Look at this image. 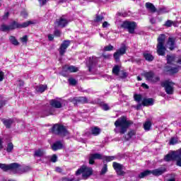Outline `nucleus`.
Instances as JSON below:
<instances>
[{
  "label": "nucleus",
  "instance_id": "obj_1",
  "mask_svg": "<svg viewBox=\"0 0 181 181\" xmlns=\"http://www.w3.org/2000/svg\"><path fill=\"white\" fill-rule=\"evenodd\" d=\"M129 125H132V121L127 119L125 117H119L115 122V132L116 134H121L122 135L125 134L129 128Z\"/></svg>",
  "mask_w": 181,
  "mask_h": 181
},
{
  "label": "nucleus",
  "instance_id": "obj_2",
  "mask_svg": "<svg viewBox=\"0 0 181 181\" xmlns=\"http://www.w3.org/2000/svg\"><path fill=\"white\" fill-rule=\"evenodd\" d=\"M167 63L172 66H166L165 71H168L170 74H175L179 71V66L176 64H181L180 57H177L175 55H167Z\"/></svg>",
  "mask_w": 181,
  "mask_h": 181
},
{
  "label": "nucleus",
  "instance_id": "obj_3",
  "mask_svg": "<svg viewBox=\"0 0 181 181\" xmlns=\"http://www.w3.org/2000/svg\"><path fill=\"white\" fill-rule=\"evenodd\" d=\"M165 39H166V36L163 34L159 35L158 38L157 53L159 56H165V52L166 51V48L164 45Z\"/></svg>",
  "mask_w": 181,
  "mask_h": 181
},
{
  "label": "nucleus",
  "instance_id": "obj_4",
  "mask_svg": "<svg viewBox=\"0 0 181 181\" xmlns=\"http://www.w3.org/2000/svg\"><path fill=\"white\" fill-rule=\"evenodd\" d=\"M81 173L83 179H87V177L93 175V168L83 165L76 171V175L78 176V175H81Z\"/></svg>",
  "mask_w": 181,
  "mask_h": 181
},
{
  "label": "nucleus",
  "instance_id": "obj_5",
  "mask_svg": "<svg viewBox=\"0 0 181 181\" xmlns=\"http://www.w3.org/2000/svg\"><path fill=\"white\" fill-rule=\"evenodd\" d=\"M21 165L18 163H13L11 164L0 163V169L4 172H8V170H14L16 173H18Z\"/></svg>",
  "mask_w": 181,
  "mask_h": 181
},
{
  "label": "nucleus",
  "instance_id": "obj_6",
  "mask_svg": "<svg viewBox=\"0 0 181 181\" xmlns=\"http://www.w3.org/2000/svg\"><path fill=\"white\" fill-rule=\"evenodd\" d=\"M15 29H20L19 23L13 21L10 25L3 24L0 26V30L1 32H9L11 30H15Z\"/></svg>",
  "mask_w": 181,
  "mask_h": 181
},
{
  "label": "nucleus",
  "instance_id": "obj_7",
  "mask_svg": "<svg viewBox=\"0 0 181 181\" xmlns=\"http://www.w3.org/2000/svg\"><path fill=\"white\" fill-rule=\"evenodd\" d=\"M52 131L54 134H57V135H62L63 136H66L69 134V132L66 129L63 125L55 124L52 127Z\"/></svg>",
  "mask_w": 181,
  "mask_h": 181
},
{
  "label": "nucleus",
  "instance_id": "obj_8",
  "mask_svg": "<svg viewBox=\"0 0 181 181\" xmlns=\"http://www.w3.org/2000/svg\"><path fill=\"white\" fill-rule=\"evenodd\" d=\"M144 76L147 81H150V83H158V81H160V78L158 76L155 75L153 71L145 72Z\"/></svg>",
  "mask_w": 181,
  "mask_h": 181
},
{
  "label": "nucleus",
  "instance_id": "obj_9",
  "mask_svg": "<svg viewBox=\"0 0 181 181\" xmlns=\"http://www.w3.org/2000/svg\"><path fill=\"white\" fill-rule=\"evenodd\" d=\"M175 83L170 81H165L161 83V86L164 87L165 93L169 95L173 94L175 89L173 88Z\"/></svg>",
  "mask_w": 181,
  "mask_h": 181
},
{
  "label": "nucleus",
  "instance_id": "obj_10",
  "mask_svg": "<svg viewBox=\"0 0 181 181\" xmlns=\"http://www.w3.org/2000/svg\"><path fill=\"white\" fill-rule=\"evenodd\" d=\"M176 158H181V148L177 151H172L171 153L167 154L164 159L166 162H169L170 160H175Z\"/></svg>",
  "mask_w": 181,
  "mask_h": 181
},
{
  "label": "nucleus",
  "instance_id": "obj_11",
  "mask_svg": "<svg viewBox=\"0 0 181 181\" xmlns=\"http://www.w3.org/2000/svg\"><path fill=\"white\" fill-rule=\"evenodd\" d=\"M122 28L124 29H127L129 33H135V28H136V23L124 21L122 24Z\"/></svg>",
  "mask_w": 181,
  "mask_h": 181
},
{
  "label": "nucleus",
  "instance_id": "obj_12",
  "mask_svg": "<svg viewBox=\"0 0 181 181\" xmlns=\"http://www.w3.org/2000/svg\"><path fill=\"white\" fill-rule=\"evenodd\" d=\"M127 53V47L122 45L116 52L114 53L113 57L116 62H119L120 56H124Z\"/></svg>",
  "mask_w": 181,
  "mask_h": 181
},
{
  "label": "nucleus",
  "instance_id": "obj_13",
  "mask_svg": "<svg viewBox=\"0 0 181 181\" xmlns=\"http://www.w3.org/2000/svg\"><path fill=\"white\" fill-rule=\"evenodd\" d=\"M78 71V67H76L74 66L65 65L62 68V76H66V74L64 73H77Z\"/></svg>",
  "mask_w": 181,
  "mask_h": 181
},
{
  "label": "nucleus",
  "instance_id": "obj_14",
  "mask_svg": "<svg viewBox=\"0 0 181 181\" xmlns=\"http://www.w3.org/2000/svg\"><path fill=\"white\" fill-rule=\"evenodd\" d=\"M113 168L117 172V175H119V176H124V175H125V173L123 171L124 165L118 163L114 162Z\"/></svg>",
  "mask_w": 181,
  "mask_h": 181
},
{
  "label": "nucleus",
  "instance_id": "obj_15",
  "mask_svg": "<svg viewBox=\"0 0 181 181\" xmlns=\"http://www.w3.org/2000/svg\"><path fill=\"white\" fill-rule=\"evenodd\" d=\"M69 46H70V40H64L62 43L59 49V54L61 56H63V54L66 53V50L67 49V47H69Z\"/></svg>",
  "mask_w": 181,
  "mask_h": 181
},
{
  "label": "nucleus",
  "instance_id": "obj_16",
  "mask_svg": "<svg viewBox=\"0 0 181 181\" xmlns=\"http://www.w3.org/2000/svg\"><path fill=\"white\" fill-rule=\"evenodd\" d=\"M69 101L73 103L74 105L78 104V103H81L82 104H86L88 102L87 98L86 97H78V98H69Z\"/></svg>",
  "mask_w": 181,
  "mask_h": 181
},
{
  "label": "nucleus",
  "instance_id": "obj_17",
  "mask_svg": "<svg viewBox=\"0 0 181 181\" xmlns=\"http://www.w3.org/2000/svg\"><path fill=\"white\" fill-rule=\"evenodd\" d=\"M69 23V21L64 18V16L61 17L59 19L57 20L55 22V25L57 26H59V28H65V26H67V24Z\"/></svg>",
  "mask_w": 181,
  "mask_h": 181
},
{
  "label": "nucleus",
  "instance_id": "obj_18",
  "mask_svg": "<svg viewBox=\"0 0 181 181\" xmlns=\"http://www.w3.org/2000/svg\"><path fill=\"white\" fill-rule=\"evenodd\" d=\"M104 156H102L101 154L96 153L90 154L89 156V163L90 165H94V160L95 159H103V160Z\"/></svg>",
  "mask_w": 181,
  "mask_h": 181
},
{
  "label": "nucleus",
  "instance_id": "obj_19",
  "mask_svg": "<svg viewBox=\"0 0 181 181\" xmlns=\"http://www.w3.org/2000/svg\"><path fill=\"white\" fill-rule=\"evenodd\" d=\"M63 103H64L63 100H52L50 101V105L54 108H62L63 107Z\"/></svg>",
  "mask_w": 181,
  "mask_h": 181
},
{
  "label": "nucleus",
  "instance_id": "obj_20",
  "mask_svg": "<svg viewBox=\"0 0 181 181\" xmlns=\"http://www.w3.org/2000/svg\"><path fill=\"white\" fill-rule=\"evenodd\" d=\"M36 23H37V21L31 20V21H25L21 24L18 23V26L20 29H23L25 28H28V26H29L30 25H36Z\"/></svg>",
  "mask_w": 181,
  "mask_h": 181
},
{
  "label": "nucleus",
  "instance_id": "obj_21",
  "mask_svg": "<svg viewBox=\"0 0 181 181\" xmlns=\"http://www.w3.org/2000/svg\"><path fill=\"white\" fill-rule=\"evenodd\" d=\"M166 172V168H160L153 170H151V174L153 175L154 176H160V175H163Z\"/></svg>",
  "mask_w": 181,
  "mask_h": 181
},
{
  "label": "nucleus",
  "instance_id": "obj_22",
  "mask_svg": "<svg viewBox=\"0 0 181 181\" xmlns=\"http://www.w3.org/2000/svg\"><path fill=\"white\" fill-rule=\"evenodd\" d=\"M98 63V59L93 58L92 59H90L89 62L87 63V66L88 67V71H91L95 67V64Z\"/></svg>",
  "mask_w": 181,
  "mask_h": 181
},
{
  "label": "nucleus",
  "instance_id": "obj_23",
  "mask_svg": "<svg viewBox=\"0 0 181 181\" xmlns=\"http://www.w3.org/2000/svg\"><path fill=\"white\" fill-rule=\"evenodd\" d=\"M51 148L52 151H59V149H63V143L62 141H57L51 146Z\"/></svg>",
  "mask_w": 181,
  "mask_h": 181
},
{
  "label": "nucleus",
  "instance_id": "obj_24",
  "mask_svg": "<svg viewBox=\"0 0 181 181\" xmlns=\"http://www.w3.org/2000/svg\"><path fill=\"white\" fill-rule=\"evenodd\" d=\"M146 8L149 12H151V13H155V12H156V7H155L152 3H146Z\"/></svg>",
  "mask_w": 181,
  "mask_h": 181
},
{
  "label": "nucleus",
  "instance_id": "obj_25",
  "mask_svg": "<svg viewBox=\"0 0 181 181\" xmlns=\"http://www.w3.org/2000/svg\"><path fill=\"white\" fill-rule=\"evenodd\" d=\"M142 105L146 107L148 105H153V99L152 98H144L142 100Z\"/></svg>",
  "mask_w": 181,
  "mask_h": 181
},
{
  "label": "nucleus",
  "instance_id": "obj_26",
  "mask_svg": "<svg viewBox=\"0 0 181 181\" xmlns=\"http://www.w3.org/2000/svg\"><path fill=\"white\" fill-rule=\"evenodd\" d=\"M90 132L92 135H94V136H97L101 133V129L98 128V127H91Z\"/></svg>",
  "mask_w": 181,
  "mask_h": 181
},
{
  "label": "nucleus",
  "instance_id": "obj_27",
  "mask_svg": "<svg viewBox=\"0 0 181 181\" xmlns=\"http://www.w3.org/2000/svg\"><path fill=\"white\" fill-rule=\"evenodd\" d=\"M167 45L170 49L173 50L175 49V38L169 37Z\"/></svg>",
  "mask_w": 181,
  "mask_h": 181
},
{
  "label": "nucleus",
  "instance_id": "obj_28",
  "mask_svg": "<svg viewBox=\"0 0 181 181\" xmlns=\"http://www.w3.org/2000/svg\"><path fill=\"white\" fill-rule=\"evenodd\" d=\"M143 56H144V59H146V60H147V62H152L154 59L153 56L148 52H144L143 54Z\"/></svg>",
  "mask_w": 181,
  "mask_h": 181
},
{
  "label": "nucleus",
  "instance_id": "obj_29",
  "mask_svg": "<svg viewBox=\"0 0 181 181\" xmlns=\"http://www.w3.org/2000/svg\"><path fill=\"white\" fill-rule=\"evenodd\" d=\"M45 90H46V86L43 85H39L35 87V91L37 93H45Z\"/></svg>",
  "mask_w": 181,
  "mask_h": 181
},
{
  "label": "nucleus",
  "instance_id": "obj_30",
  "mask_svg": "<svg viewBox=\"0 0 181 181\" xmlns=\"http://www.w3.org/2000/svg\"><path fill=\"white\" fill-rule=\"evenodd\" d=\"M169 8H166V7H161L160 8L158 9L157 12L159 15H162L163 13H168V12H169Z\"/></svg>",
  "mask_w": 181,
  "mask_h": 181
},
{
  "label": "nucleus",
  "instance_id": "obj_31",
  "mask_svg": "<svg viewBox=\"0 0 181 181\" xmlns=\"http://www.w3.org/2000/svg\"><path fill=\"white\" fill-rule=\"evenodd\" d=\"M3 122L4 125L6 127V128H11V126L13 123V120H12L11 119H9L4 120Z\"/></svg>",
  "mask_w": 181,
  "mask_h": 181
},
{
  "label": "nucleus",
  "instance_id": "obj_32",
  "mask_svg": "<svg viewBox=\"0 0 181 181\" xmlns=\"http://www.w3.org/2000/svg\"><path fill=\"white\" fill-rule=\"evenodd\" d=\"M149 175H151V170H147L141 173L139 175V177H140V179H143V177H145V176H149Z\"/></svg>",
  "mask_w": 181,
  "mask_h": 181
},
{
  "label": "nucleus",
  "instance_id": "obj_33",
  "mask_svg": "<svg viewBox=\"0 0 181 181\" xmlns=\"http://www.w3.org/2000/svg\"><path fill=\"white\" fill-rule=\"evenodd\" d=\"M135 135H136V132L135 130H130L127 133V139H131V138L135 137Z\"/></svg>",
  "mask_w": 181,
  "mask_h": 181
},
{
  "label": "nucleus",
  "instance_id": "obj_34",
  "mask_svg": "<svg viewBox=\"0 0 181 181\" xmlns=\"http://www.w3.org/2000/svg\"><path fill=\"white\" fill-rule=\"evenodd\" d=\"M165 26H167V28H170L171 26H177V24L174 21H172L170 20H168L166 22H165Z\"/></svg>",
  "mask_w": 181,
  "mask_h": 181
},
{
  "label": "nucleus",
  "instance_id": "obj_35",
  "mask_svg": "<svg viewBox=\"0 0 181 181\" xmlns=\"http://www.w3.org/2000/svg\"><path fill=\"white\" fill-rule=\"evenodd\" d=\"M10 42L12 43V45H14V46H18L19 45V42H18V40L13 36H11L9 37Z\"/></svg>",
  "mask_w": 181,
  "mask_h": 181
},
{
  "label": "nucleus",
  "instance_id": "obj_36",
  "mask_svg": "<svg viewBox=\"0 0 181 181\" xmlns=\"http://www.w3.org/2000/svg\"><path fill=\"white\" fill-rule=\"evenodd\" d=\"M44 152L42 149H37L35 151L34 156H37V158H40L41 156H43Z\"/></svg>",
  "mask_w": 181,
  "mask_h": 181
},
{
  "label": "nucleus",
  "instance_id": "obj_37",
  "mask_svg": "<svg viewBox=\"0 0 181 181\" xmlns=\"http://www.w3.org/2000/svg\"><path fill=\"white\" fill-rule=\"evenodd\" d=\"M115 156H103V160H105L106 162H112V160H115Z\"/></svg>",
  "mask_w": 181,
  "mask_h": 181
},
{
  "label": "nucleus",
  "instance_id": "obj_38",
  "mask_svg": "<svg viewBox=\"0 0 181 181\" xmlns=\"http://www.w3.org/2000/svg\"><path fill=\"white\" fill-rule=\"evenodd\" d=\"M152 126V124L151 122H146L144 124V128L145 131H149L151 129V127Z\"/></svg>",
  "mask_w": 181,
  "mask_h": 181
},
{
  "label": "nucleus",
  "instance_id": "obj_39",
  "mask_svg": "<svg viewBox=\"0 0 181 181\" xmlns=\"http://www.w3.org/2000/svg\"><path fill=\"white\" fill-rule=\"evenodd\" d=\"M112 73L113 74H115V76H118L119 74V66L118 65H116L113 67Z\"/></svg>",
  "mask_w": 181,
  "mask_h": 181
},
{
  "label": "nucleus",
  "instance_id": "obj_40",
  "mask_svg": "<svg viewBox=\"0 0 181 181\" xmlns=\"http://www.w3.org/2000/svg\"><path fill=\"white\" fill-rule=\"evenodd\" d=\"M12 151H13V144L8 143L7 145L6 151L8 153H11V152H12Z\"/></svg>",
  "mask_w": 181,
  "mask_h": 181
},
{
  "label": "nucleus",
  "instance_id": "obj_41",
  "mask_svg": "<svg viewBox=\"0 0 181 181\" xmlns=\"http://www.w3.org/2000/svg\"><path fill=\"white\" fill-rule=\"evenodd\" d=\"M103 20H104V16H100V15H96L94 22L99 23V22H102Z\"/></svg>",
  "mask_w": 181,
  "mask_h": 181
},
{
  "label": "nucleus",
  "instance_id": "obj_42",
  "mask_svg": "<svg viewBox=\"0 0 181 181\" xmlns=\"http://www.w3.org/2000/svg\"><path fill=\"white\" fill-rule=\"evenodd\" d=\"M107 170H108V168H107V164H104L103 168L101 170L100 174L105 175V173H107Z\"/></svg>",
  "mask_w": 181,
  "mask_h": 181
},
{
  "label": "nucleus",
  "instance_id": "obj_43",
  "mask_svg": "<svg viewBox=\"0 0 181 181\" xmlns=\"http://www.w3.org/2000/svg\"><path fill=\"white\" fill-rule=\"evenodd\" d=\"M69 83L70 86H76V84H77V81L73 78H70L69 79Z\"/></svg>",
  "mask_w": 181,
  "mask_h": 181
},
{
  "label": "nucleus",
  "instance_id": "obj_44",
  "mask_svg": "<svg viewBox=\"0 0 181 181\" xmlns=\"http://www.w3.org/2000/svg\"><path fill=\"white\" fill-rule=\"evenodd\" d=\"M100 107H101L102 110H104V111H108V110H110V106H108V105H107L105 103H102L100 105Z\"/></svg>",
  "mask_w": 181,
  "mask_h": 181
},
{
  "label": "nucleus",
  "instance_id": "obj_45",
  "mask_svg": "<svg viewBox=\"0 0 181 181\" xmlns=\"http://www.w3.org/2000/svg\"><path fill=\"white\" fill-rule=\"evenodd\" d=\"M134 100L137 103H141L142 101V96L141 95H134Z\"/></svg>",
  "mask_w": 181,
  "mask_h": 181
},
{
  "label": "nucleus",
  "instance_id": "obj_46",
  "mask_svg": "<svg viewBox=\"0 0 181 181\" xmlns=\"http://www.w3.org/2000/svg\"><path fill=\"white\" fill-rule=\"evenodd\" d=\"M169 144L170 145H176V144H177V139L175 137L171 138Z\"/></svg>",
  "mask_w": 181,
  "mask_h": 181
},
{
  "label": "nucleus",
  "instance_id": "obj_47",
  "mask_svg": "<svg viewBox=\"0 0 181 181\" xmlns=\"http://www.w3.org/2000/svg\"><path fill=\"white\" fill-rule=\"evenodd\" d=\"M112 49H114V47L111 45L104 47L105 52H110V50H112Z\"/></svg>",
  "mask_w": 181,
  "mask_h": 181
},
{
  "label": "nucleus",
  "instance_id": "obj_48",
  "mask_svg": "<svg viewBox=\"0 0 181 181\" xmlns=\"http://www.w3.org/2000/svg\"><path fill=\"white\" fill-rule=\"evenodd\" d=\"M4 78H5V73L0 70V83L1 81H4Z\"/></svg>",
  "mask_w": 181,
  "mask_h": 181
},
{
  "label": "nucleus",
  "instance_id": "obj_49",
  "mask_svg": "<svg viewBox=\"0 0 181 181\" xmlns=\"http://www.w3.org/2000/svg\"><path fill=\"white\" fill-rule=\"evenodd\" d=\"M174 160H176L177 166H181V158H176L174 159Z\"/></svg>",
  "mask_w": 181,
  "mask_h": 181
},
{
  "label": "nucleus",
  "instance_id": "obj_50",
  "mask_svg": "<svg viewBox=\"0 0 181 181\" xmlns=\"http://www.w3.org/2000/svg\"><path fill=\"white\" fill-rule=\"evenodd\" d=\"M51 162H57V156H56V154H54L52 157H51Z\"/></svg>",
  "mask_w": 181,
  "mask_h": 181
},
{
  "label": "nucleus",
  "instance_id": "obj_51",
  "mask_svg": "<svg viewBox=\"0 0 181 181\" xmlns=\"http://www.w3.org/2000/svg\"><path fill=\"white\" fill-rule=\"evenodd\" d=\"M9 18V11H6L3 16V19L5 21Z\"/></svg>",
  "mask_w": 181,
  "mask_h": 181
},
{
  "label": "nucleus",
  "instance_id": "obj_52",
  "mask_svg": "<svg viewBox=\"0 0 181 181\" xmlns=\"http://www.w3.org/2000/svg\"><path fill=\"white\" fill-rule=\"evenodd\" d=\"M21 42H23V43H26V42H28V35H24L21 38Z\"/></svg>",
  "mask_w": 181,
  "mask_h": 181
},
{
  "label": "nucleus",
  "instance_id": "obj_53",
  "mask_svg": "<svg viewBox=\"0 0 181 181\" xmlns=\"http://www.w3.org/2000/svg\"><path fill=\"white\" fill-rule=\"evenodd\" d=\"M21 15L23 16V18H27L28 17V12H26V11H23L21 12Z\"/></svg>",
  "mask_w": 181,
  "mask_h": 181
},
{
  "label": "nucleus",
  "instance_id": "obj_54",
  "mask_svg": "<svg viewBox=\"0 0 181 181\" xmlns=\"http://www.w3.org/2000/svg\"><path fill=\"white\" fill-rule=\"evenodd\" d=\"M102 56L105 59H111V55L110 54H103Z\"/></svg>",
  "mask_w": 181,
  "mask_h": 181
},
{
  "label": "nucleus",
  "instance_id": "obj_55",
  "mask_svg": "<svg viewBox=\"0 0 181 181\" xmlns=\"http://www.w3.org/2000/svg\"><path fill=\"white\" fill-rule=\"evenodd\" d=\"M40 2V6H43L44 5L46 4V0H38Z\"/></svg>",
  "mask_w": 181,
  "mask_h": 181
},
{
  "label": "nucleus",
  "instance_id": "obj_56",
  "mask_svg": "<svg viewBox=\"0 0 181 181\" xmlns=\"http://www.w3.org/2000/svg\"><path fill=\"white\" fill-rule=\"evenodd\" d=\"M23 172H29L30 170V167L29 166H25L23 168Z\"/></svg>",
  "mask_w": 181,
  "mask_h": 181
},
{
  "label": "nucleus",
  "instance_id": "obj_57",
  "mask_svg": "<svg viewBox=\"0 0 181 181\" xmlns=\"http://www.w3.org/2000/svg\"><path fill=\"white\" fill-rule=\"evenodd\" d=\"M127 76H128V74L126 72H122V74H120V77L122 78H125V77H127Z\"/></svg>",
  "mask_w": 181,
  "mask_h": 181
},
{
  "label": "nucleus",
  "instance_id": "obj_58",
  "mask_svg": "<svg viewBox=\"0 0 181 181\" xmlns=\"http://www.w3.org/2000/svg\"><path fill=\"white\" fill-rule=\"evenodd\" d=\"M108 26H110V24L108 23V22L105 21V22L103 23V28H108Z\"/></svg>",
  "mask_w": 181,
  "mask_h": 181
},
{
  "label": "nucleus",
  "instance_id": "obj_59",
  "mask_svg": "<svg viewBox=\"0 0 181 181\" xmlns=\"http://www.w3.org/2000/svg\"><path fill=\"white\" fill-rule=\"evenodd\" d=\"M56 172H58L59 173H62V168L60 167H57L55 168Z\"/></svg>",
  "mask_w": 181,
  "mask_h": 181
},
{
  "label": "nucleus",
  "instance_id": "obj_60",
  "mask_svg": "<svg viewBox=\"0 0 181 181\" xmlns=\"http://www.w3.org/2000/svg\"><path fill=\"white\" fill-rule=\"evenodd\" d=\"M60 34H61V33L59 30H55V32H54L55 36L59 37V36H60Z\"/></svg>",
  "mask_w": 181,
  "mask_h": 181
},
{
  "label": "nucleus",
  "instance_id": "obj_61",
  "mask_svg": "<svg viewBox=\"0 0 181 181\" xmlns=\"http://www.w3.org/2000/svg\"><path fill=\"white\" fill-rule=\"evenodd\" d=\"M5 105V101L4 100H0V108H2Z\"/></svg>",
  "mask_w": 181,
  "mask_h": 181
},
{
  "label": "nucleus",
  "instance_id": "obj_62",
  "mask_svg": "<svg viewBox=\"0 0 181 181\" xmlns=\"http://www.w3.org/2000/svg\"><path fill=\"white\" fill-rule=\"evenodd\" d=\"M48 39H49V40L52 41V40H53V39H54V37L53 36V35H49Z\"/></svg>",
  "mask_w": 181,
  "mask_h": 181
},
{
  "label": "nucleus",
  "instance_id": "obj_63",
  "mask_svg": "<svg viewBox=\"0 0 181 181\" xmlns=\"http://www.w3.org/2000/svg\"><path fill=\"white\" fill-rule=\"evenodd\" d=\"M142 87H144V88H146V89H148V88H149V86H148V85H146V83H142Z\"/></svg>",
  "mask_w": 181,
  "mask_h": 181
},
{
  "label": "nucleus",
  "instance_id": "obj_64",
  "mask_svg": "<svg viewBox=\"0 0 181 181\" xmlns=\"http://www.w3.org/2000/svg\"><path fill=\"white\" fill-rule=\"evenodd\" d=\"M3 141H2V139H0V149H2L4 148V146L2 145Z\"/></svg>",
  "mask_w": 181,
  "mask_h": 181
}]
</instances>
